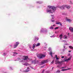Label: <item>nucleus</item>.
I'll return each mask as SVG.
<instances>
[{
    "label": "nucleus",
    "instance_id": "1",
    "mask_svg": "<svg viewBox=\"0 0 73 73\" xmlns=\"http://www.w3.org/2000/svg\"><path fill=\"white\" fill-rule=\"evenodd\" d=\"M45 56H46V54H39L37 56V57L40 59H42V58H45Z\"/></svg>",
    "mask_w": 73,
    "mask_h": 73
},
{
    "label": "nucleus",
    "instance_id": "2",
    "mask_svg": "<svg viewBox=\"0 0 73 73\" xmlns=\"http://www.w3.org/2000/svg\"><path fill=\"white\" fill-rule=\"evenodd\" d=\"M38 60H33L31 61V64H38Z\"/></svg>",
    "mask_w": 73,
    "mask_h": 73
},
{
    "label": "nucleus",
    "instance_id": "3",
    "mask_svg": "<svg viewBox=\"0 0 73 73\" xmlns=\"http://www.w3.org/2000/svg\"><path fill=\"white\" fill-rule=\"evenodd\" d=\"M64 62V61L63 60L61 61L60 62L58 60L56 61V62L55 63V64H60V65H61V64H62V62Z\"/></svg>",
    "mask_w": 73,
    "mask_h": 73
},
{
    "label": "nucleus",
    "instance_id": "4",
    "mask_svg": "<svg viewBox=\"0 0 73 73\" xmlns=\"http://www.w3.org/2000/svg\"><path fill=\"white\" fill-rule=\"evenodd\" d=\"M72 57V56H71V57H70L68 59H66V57L65 58H64V62L65 61H66L67 62H68V61H69V60H70V59H71V58Z\"/></svg>",
    "mask_w": 73,
    "mask_h": 73
},
{
    "label": "nucleus",
    "instance_id": "5",
    "mask_svg": "<svg viewBox=\"0 0 73 73\" xmlns=\"http://www.w3.org/2000/svg\"><path fill=\"white\" fill-rule=\"evenodd\" d=\"M19 44V42H16V44H14V46H15V47H14L13 48H16Z\"/></svg>",
    "mask_w": 73,
    "mask_h": 73
},
{
    "label": "nucleus",
    "instance_id": "6",
    "mask_svg": "<svg viewBox=\"0 0 73 73\" xmlns=\"http://www.w3.org/2000/svg\"><path fill=\"white\" fill-rule=\"evenodd\" d=\"M60 8L62 9H64L65 8H66V5H63L62 6L60 7Z\"/></svg>",
    "mask_w": 73,
    "mask_h": 73
},
{
    "label": "nucleus",
    "instance_id": "7",
    "mask_svg": "<svg viewBox=\"0 0 73 73\" xmlns=\"http://www.w3.org/2000/svg\"><path fill=\"white\" fill-rule=\"evenodd\" d=\"M47 62L48 61L46 60H44L41 62V64H45V63H46V62Z\"/></svg>",
    "mask_w": 73,
    "mask_h": 73
},
{
    "label": "nucleus",
    "instance_id": "8",
    "mask_svg": "<svg viewBox=\"0 0 73 73\" xmlns=\"http://www.w3.org/2000/svg\"><path fill=\"white\" fill-rule=\"evenodd\" d=\"M52 9L53 11H55V10H56V7L55 6H52Z\"/></svg>",
    "mask_w": 73,
    "mask_h": 73
},
{
    "label": "nucleus",
    "instance_id": "9",
    "mask_svg": "<svg viewBox=\"0 0 73 73\" xmlns=\"http://www.w3.org/2000/svg\"><path fill=\"white\" fill-rule=\"evenodd\" d=\"M23 57L25 58L24 59V60H27L28 59V56H23Z\"/></svg>",
    "mask_w": 73,
    "mask_h": 73
},
{
    "label": "nucleus",
    "instance_id": "10",
    "mask_svg": "<svg viewBox=\"0 0 73 73\" xmlns=\"http://www.w3.org/2000/svg\"><path fill=\"white\" fill-rule=\"evenodd\" d=\"M69 30L70 31L72 32H73V28L72 27H70L69 28Z\"/></svg>",
    "mask_w": 73,
    "mask_h": 73
},
{
    "label": "nucleus",
    "instance_id": "11",
    "mask_svg": "<svg viewBox=\"0 0 73 73\" xmlns=\"http://www.w3.org/2000/svg\"><path fill=\"white\" fill-rule=\"evenodd\" d=\"M47 12H50L51 13H53V12H52V10L50 9L48 10H47Z\"/></svg>",
    "mask_w": 73,
    "mask_h": 73
},
{
    "label": "nucleus",
    "instance_id": "12",
    "mask_svg": "<svg viewBox=\"0 0 73 73\" xmlns=\"http://www.w3.org/2000/svg\"><path fill=\"white\" fill-rule=\"evenodd\" d=\"M66 21H68V22L70 23V22H71L72 21V20H70V19H66Z\"/></svg>",
    "mask_w": 73,
    "mask_h": 73
},
{
    "label": "nucleus",
    "instance_id": "13",
    "mask_svg": "<svg viewBox=\"0 0 73 73\" xmlns=\"http://www.w3.org/2000/svg\"><path fill=\"white\" fill-rule=\"evenodd\" d=\"M36 45V44L34 43L33 45V49H34L35 48V46Z\"/></svg>",
    "mask_w": 73,
    "mask_h": 73
},
{
    "label": "nucleus",
    "instance_id": "14",
    "mask_svg": "<svg viewBox=\"0 0 73 73\" xmlns=\"http://www.w3.org/2000/svg\"><path fill=\"white\" fill-rule=\"evenodd\" d=\"M64 39H67L68 38V36L66 35H64Z\"/></svg>",
    "mask_w": 73,
    "mask_h": 73
},
{
    "label": "nucleus",
    "instance_id": "15",
    "mask_svg": "<svg viewBox=\"0 0 73 73\" xmlns=\"http://www.w3.org/2000/svg\"><path fill=\"white\" fill-rule=\"evenodd\" d=\"M48 8H49V9H52V6H50L49 5L48 6Z\"/></svg>",
    "mask_w": 73,
    "mask_h": 73
},
{
    "label": "nucleus",
    "instance_id": "16",
    "mask_svg": "<svg viewBox=\"0 0 73 73\" xmlns=\"http://www.w3.org/2000/svg\"><path fill=\"white\" fill-rule=\"evenodd\" d=\"M56 24H58V25H59V24H60V25H62V24L60 22L57 23H56Z\"/></svg>",
    "mask_w": 73,
    "mask_h": 73
},
{
    "label": "nucleus",
    "instance_id": "17",
    "mask_svg": "<svg viewBox=\"0 0 73 73\" xmlns=\"http://www.w3.org/2000/svg\"><path fill=\"white\" fill-rule=\"evenodd\" d=\"M59 37L60 38V39H62V34H61L59 36Z\"/></svg>",
    "mask_w": 73,
    "mask_h": 73
},
{
    "label": "nucleus",
    "instance_id": "18",
    "mask_svg": "<svg viewBox=\"0 0 73 73\" xmlns=\"http://www.w3.org/2000/svg\"><path fill=\"white\" fill-rule=\"evenodd\" d=\"M40 45V43H38L36 44V46H38Z\"/></svg>",
    "mask_w": 73,
    "mask_h": 73
},
{
    "label": "nucleus",
    "instance_id": "19",
    "mask_svg": "<svg viewBox=\"0 0 73 73\" xmlns=\"http://www.w3.org/2000/svg\"><path fill=\"white\" fill-rule=\"evenodd\" d=\"M66 70H68L67 69H63L61 71H65Z\"/></svg>",
    "mask_w": 73,
    "mask_h": 73
},
{
    "label": "nucleus",
    "instance_id": "20",
    "mask_svg": "<svg viewBox=\"0 0 73 73\" xmlns=\"http://www.w3.org/2000/svg\"><path fill=\"white\" fill-rule=\"evenodd\" d=\"M57 57V55H55V58H56V59L57 60L59 59V58H58Z\"/></svg>",
    "mask_w": 73,
    "mask_h": 73
},
{
    "label": "nucleus",
    "instance_id": "21",
    "mask_svg": "<svg viewBox=\"0 0 73 73\" xmlns=\"http://www.w3.org/2000/svg\"><path fill=\"white\" fill-rule=\"evenodd\" d=\"M66 8L67 9H69L70 8V6H66Z\"/></svg>",
    "mask_w": 73,
    "mask_h": 73
},
{
    "label": "nucleus",
    "instance_id": "22",
    "mask_svg": "<svg viewBox=\"0 0 73 73\" xmlns=\"http://www.w3.org/2000/svg\"><path fill=\"white\" fill-rule=\"evenodd\" d=\"M29 72V70H25L24 71V72H26V73L27 72Z\"/></svg>",
    "mask_w": 73,
    "mask_h": 73
},
{
    "label": "nucleus",
    "instance_id": "23",
    "mask_svg": "<svg viewBox=\"0 0 73 73\" xmlns=\"http://www.w3.org/2000/svg\"><path fill=\"white\" fill-rule=\"evenodd\" d=\"M54 60H53L52 62H51V64H53V63H54Z\"/></svg>",
    "mask_w": 73,
    "mask_h": 73
},
{
    "label": "nucleus",
    "instance_id": "24",
    "mask_svg": "<svg viewBox=\"0 0 73 73\" xmlns=\"http://www.w3.org/2000/svg\"><path fill=\"white\" fill-rule=\"evenodd\" d=\"M50 29H53V26H51L50 28Z\"/></svg>",
    "mask_w": 73,
    "mask_h": 73
},
{
    "label": "nucleus",
    "instance_id": "25",
    "mask_svg": "<svg viewBox=\"0 0 73 73\" xmlns=\"http://www.w3.org/2000/svg\"><path fill=\"white\" fill-rule=\"evenodd\" d=\"M50 55H51V56H52V52H50Z\"/></svg>",
    "mask_w": 73,
    "mask_h": 73
},
{
    "label": "nucleus",
    "instance_id": "26",
    "mask_svg": "<svg viewBox=\"0 0 73 73\" xmlns=\"http://www.w3.org/2000/svg\"><path fill=\"white\" fill-rule=\"evenodd\" d=\"M73 46H69V48H70V49H72V48Z\"/></svg>",
    "mask_w": 73,
    "mask_h": 73
},
{
    "label": "nucleus",
    "instance_id": "27",
    "mask_svg": "<svg viewBox=\"0 0 73 73\" xmlns=\"http://www.w3.org/2000/svg\"><path fill=\"white\" fill-rule=\"evenodd\" d=\"M60 72V70H58L56 71V73H59Z\"/></svg>",
    "mask_w": 73,
    "mask_h": 73
},
{
    "label": "nucleus",
    "instance_id": "28",
    "mask_svg": "<svg viewBox=\"0 0 73 73\" xmlns=\"http://www.w3.org/2000/svg\"><path fill=\"white\" fill-rule=\"evenodd\" d=\"M58 29V27H56L54 28V29L55 30L56 29Z\"/></svg>",
    "mask_w": 73,
    "mask_h": 73
},
{
    "label": "nucleus",
    "instance_id": "29",
    "mask_svg": "<svg viewBox=\"0 0 73 73\" xmlns=\"http://www.w3.org/2000/svg\"><path fill=\"white\" fill-rule=\"evenodd\" d=\"M36 3H38V4H41V3H40V2L38 1V2H37Z\"/></svg>",
    "mask_w": 73,
    "mask_h": 73
},
{
    "label": "nucleus",
    "instance_id": "30",
    "mask_svg": "<svg viewBox=\"0 0 73 73\" xmlns=\"http://www.w3.org/2000/svg\"><path fill=\"white\" fill-rule=\"evenodd\" d=\"M52 22H55V20H51Z\"/></svg>",
    "mask_w": 73,
    "mask_h": 73
},
{
    "label": "nucleus",
    "instance_id": "31",
    "mask_svg": "<svg viewBox=\"0 0 73 73\" xmlns=\"http://www.w3.org/2000/svg\"><path fill=\"white\" fill-rule=\"evenodd\" d=\"M45 71V70H43L42 72V73H44V71Z\"/></svg>",
    "mask_w": 73,
    "mask_h": 73
},
{
    "label": "nucleus",
    "instance_id": "32",
    "mask_svg": "<svg viewBox=\"0 0 73 73\" xmlns=\"http://www.w3.org/2000/svg\"><path fill=\"white\" fill-rule=\"evenodd\" d=\"M5 54H6L5 53H4L3 54V56H5Z\"/></svg>",
    "mask_w": 73,
    "mask_h": 73
},
{
    "label": "nucleus",
    "instance_id": "33",
    "mask_svg": "<svg viewBox=\"0 0 73 73\" xmlns=\"http://www.w3.org/2000/svg\"><path fill=\"white\" fill-rule=\"evenodd\" d=\"M61 58H64V56H62V57H61Z\"/></svg>",
    "mask_w": 73,
    "mask_h": 73
},
{
    "label": "nucleus",
    "instance_id": "34",
    "mask_svg": "<svg viewBox=\"0 0 73 73\" xmlns=\"http://www.w3.org/2000/svg\"><path fill=\"white\" fill-rule=\"evenodd\" d=\"M44 66H42L41 67V68H44Z\"/></svg>",
    "mask_w": 73,
    "mask_h": 73
},
{
    "label": "nucleus",
    "instance_id": "35",
    "mask_svg": "<svg viewBox=\"0 0 73 73\" xmlns=\"http://www.w3.org/2000/svg\"><path fill=\"white\" fill-rule=\"evenodd\" d=\"M63 47L65 49V46H64Z\"/></svg>",
    "mask_w": 73,
    "mask_h": 73
},
{
    "label": "nucleus",
    "instance_id": "36",
    "mask_svg": "<svg viewBox=\"0 0 73 73\" xmlns=\"http://www.w3.org/2000/svg\"><path fill=\"white\" fill-rule=\"evenodd\" d=\"M66 68V67H62V69H63V68Z\"/></svg>",
    "mask_w": 73,
    "mask_h": 73
},
{
    "label": "nucleus",
    "instance_id": "37",
    "mask_svg": "<svg viewBox=\"0 0 73 73\" xmlns=\"http://www.w3.org/2000/svg\"><path fill=\"white\" fill-rule=\"evenodd\" d=\"M36 39H37V40H38V38H36L35 39V40H36Z\"/></svg>",
    "mask_w": 73,
    "mask_h": 73
},
{
    "label": "nucleus",
    "instance_id": "38",
    "mask_svg": "<svg viewBox=\"0 0 73 73\" xmlns=\"http://www.w3.org/2000/svg\"><path fill=\"white\" fill-rule=\"evenodd\" d=\"M27 68V69H29V67H28Z\"/></svg>",
    "mask_w": 73,
    "mask_h": 73
},
{
    "label": "nucleus",
    "instance_id": "39",
    "mask_svg": "<svg viewBox=\"0 0 73 73\" xmlns=\"http://www.w3.org/2000/svg\"><path fill=\"white\" fill-rule=\"evenodd\" d=\"M67 69L68 70H69L70 69V68H68V69Z\"/></svg>",
    "mask_w": 73,
    "mask_h": 73
},
{
    "label": "nucleus",
    "instance_id": "40",
    "mask_svg": "<svg viewBox=\"0 0 73 73\" xmlns=\"http://www.w3.org/2000/svg\"><path fill=\"white\" fill-rule=\"evenodd\" d=\"M14 53H15L16 54H18L17 53H16V52H14Z\"/></svg>",
    "mask_w": 73,
    "mask_h": 73
},
{
    "label": "nucleus",
    "instance_id": "41",
    "mask_svg": "<svg viewBox=\"0 0 73 73\" xmlns=\"http://www.w3.org/2000/svg\"><path fill=\"white\" fill-rule=\"evenodd\" d=\"M53 26H56V25H53Z\"/></svg>",
    "mask_w": 73,
    "mask_h": 73
},
{
    "label": "nucleus",
    "instance_id": "42",
    "mask_svg": "<svg viewBox=\"0 0 73 73\" xmlns=\"http://www.w3.org/2000/svg\"><path fill=\"white\" fill-rule=\"evenodd\" d=\"M71 52V51H68L69 52Z\"/></svg>",
    "mask_w": 73,
    "mask_h": 73
},
{
    "label": "nucleus",
    "instance_id": "43",
    "mask_svg": "<svg viewBox=\"0 0 73 73\" xmlns=\"http://www.w3.org/2000/svg\"><path fill=\"white\" fill-rule=\"evenodd\" d=\"M71 49H72L73 50V47H72V48H71Z\"/></svg>",
    "mask_w": 73,
    "mask_h": 73
},
{
    "label": "nucleus",
    "instance_id": "44",
    "mask_svg": "<svg viewBox=\"0 0 73 73\" xmlns=\"http://www.w3.org/2000/svg\"><path fill=\"white\" fill-rule=\"evenodd\" d=\"M18 59H19V60H20V58H18Z\"/></svg>",
    "mask_w": 73,
    "mask_h": 73
},
{
    "label": "nucleus",
    "instance_id": "45",
    "mask_svg": "<svg viewBox=\"0 0 73 73\" xmlns=\"http://www.w3.org/2000/svg\"><path fill=\"white\" fill-rule=\"evenodd\" d=\"M69 35V33H68V35Z\"/></svg>",
    "mask_w": 73,
    "mask_h": 73
},
{
    "label": "nucleus",
    "instance_id": "46",
    "mask_svg": "<svg viewBox=\"0 0 73 73\" xmlns=\"http://www.w3.org/2000/svg\"><path fill=\"white\" fill-rule=\"evenodd\" d=\"M52 19H54V18H53V17L52 18Z\"/></svg>",
    "mask_w": 73,
    "mask_h": 73
},
{
    "label": "nucleus",
    "instance_id": "47",
    "mask_svg": "<svg viewBox=\"0 0 73 73\" xmlns=\"http://www.w3.org/2000/svg\"><path fill=\"white\" fill-rule=\"evenodd\" d=\"M63 41H64V40H63Z\"/></svg>",
    "mask_w": 73,
    "mask_h": 73
},
{
    "label": "nucleus",
    "instance_id": "48",
    "mask_svg": "<svg viewBox=\"0 0 73 73\" xmlns=\"http://www.w3.org/2000/svg\"><path fill=\"white\" fill-rule=\"evenodd\" d=\"M52 69H53V67H52Z\"/></svg>",
    "mask_w": 73,
    "mask_h": 73
},
{
    "label": "nucleus",
    "instance_id": "49",
    "mask_svg": "<svg viewBox=\"0 0 73 73\" xmlns=\"http://www.w3.org/2000/svg\"><path fill=\"white\" fill-rule=\"evenodd\" d=\"M70 2H71V1H70Z\"/></svg>",
    "mask_w": 73,
    "mask_h": 73
},
{
    "label": "nucleus",
    "instance_id": "50",
    "mask_svg": "<svg viewBox=\"0 0 73 73\" xmlns=\"http://www.w3.org/2000/svg\"><path fill=\"white\" fill-rule=\"evenodd\" d=\"M66 49V48H65Z\"/></svg>",
    "mask_w": 73,
    "mask_h": 73
}]
</instances>
